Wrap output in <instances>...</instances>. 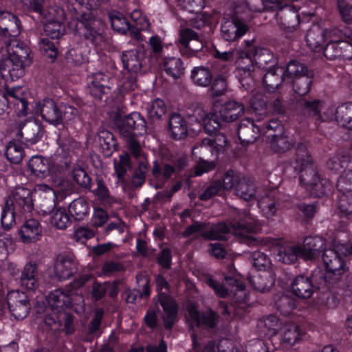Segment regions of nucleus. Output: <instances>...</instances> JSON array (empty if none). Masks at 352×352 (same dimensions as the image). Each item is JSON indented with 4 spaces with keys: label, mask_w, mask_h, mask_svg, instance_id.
<instances>
[{
    "label": "nucleus",
    "mask_w": 352,
    "mask_h": 352,
    "mask_svg": "<svg viewBox=\"0 0 352 352\" xmlns=\"http://www.w3.org/2000/svg\"><path fill=\"white\" fill-rule=\"evenodd\" d=\"M283 82H285V68L280 66L270 69L263 78V86L270 92L276 91Z\"/></svg>",
    "instance_id": "24"
},
{
    "label": "nucleus",
    "mask_w": 352,
    "mask_h": 352,
    "mask_svg": "<svg viewBox=\"0 0 352 352\" xmlns=\"http://www.w3.org/2000/svg\"><path fill=\"white\" fill-rule=\"evenodd\" d=\"M294 168L298 170L300 183L315 197H320L331 190L329 180L320 178L306 146L299 144L296 148Z\"/></svg>",
    "instance_id": "3"
},
{
    "label": "nucleus",
    "mask_w": 352,
    "mask_h": 352,
    "mask_svg": "<svg viewBox=\"0 0 352 352\" xmlns=\"http://www.w3.org/2000/svg\"><path fill=\"white\" fill-rule=\"evenodd\" d=\"M278 318L270 315L260 320L258 327L262 329L264 334H273L278 327Z\"/></svg>",
    "instance_id": "56"
},
{
    "label": "nucleus",
    "mask_w": 352,
    "mask_h": 352,
    "mask_svg": "<svg viewBox=\"0 0 352 352\" xmlns=\"http://www.w3.org/2000/svg\"><path fill=\"white\" fill-rule=\"evenodd\" d=\"M21 29V21L16 15L8 11L0 12V34L4 36L3 43L6 41L9 43L12 38L8 40L7 37L16 36Z\"/></svg>",
    "instance_id": "12"
},
{
    "label": "nucleus",
    "mask_w": 352,
    "mask_h": 352,
    "mask_svg": "<svg viewBox=\"0 0 352 352\" xmlns=\"http://www.w3.org/2000/svg\"><path fill=\"white\" fill-rule=\"evenodd\" d=\"M169 129L172 137L175 140L184 138L187 132V126L184 118L178 113H173L169 119Z\"/></svg>",
    "instance_id": "38"
},
{
    "label": "nucleus",
    "mask_w": 352,
    "mask_h": 352,
    "mask_svg": "<svg viewBox=\"0 0 352 352\" xmlns=\"http://www.w3.org/2000/svg\"><path fill=\"white\" fill-rule=\"evenodd\" d=\"M77 270V261L72 254H59L54 264V272L58 278L65 280L70 278Z\"/></svg>",
    "instance_id": "15"
},
{
    "label": "nucleus",
    "mask_w": 352,
    "mask_h": 352,
    "mask_svg": "<svg viewBox=\"0 0 352 352\" xmlns=\"http://www.w3.org/2000/svg\"><path fill=\"white\" fill-rule=\"evenodd\" d=\"M36 190L43 199L40 204L38 212L43 215L50 214L53 211L57 199L55 190L45 184L38 185Z\"/></svg>",
    "instance_id": "26"
},
{
    "label": "nucleus",
    "mask_w": 352,
    "mask_h": 352,
    "mask_svg": "<svg viewBox=\"0 0 352 352\" xmlns=\"http://www.w3.org/2000/svg\"><path fill=\"white\" fill-rule=\"evenodd\" d=\"M31 191L24 187L16 188L7 200H11L12 206L21 208L23 212H30L33 208Z\"/></svg>",
    "instance_id": "20"
},
{
    "label": "nucleus",
    "mask_w": 352,
    "mask_h": 352,
    "mask_svg": "<svg viewBox=\"0 0 352 352\" xmlns=\"http://www.w3.org/2000/svg\"><path fill=\"white\" fill-rule=\"evenodd\" d=\"M196 36L197 33L190 28H184L180 30L177 44L182 54L187 56H192V53H188V47Z\"/></svg>",
    "instance_id": "44"
},
{
    "label": "nucleus",
    "mask_w": 352,
    "mask_h": 352,
    "mask_svg": "<svg viewBox=\"0 0 352 352\" xmlns=\"http://www.w3.org/2000/svg\"><path fill=\"white\" fill-rule=\"evenodd\" d=\"M349 157L344 155H338L331 157L327 163V167L332 170L339 171L346 166Z\"/></svg>",
    "instance_id": "60"
},
{
    "label": "nucleus",
    "mask_w": 352,
    "mask_h": 352,
    "mask_svg": "<svg viewBox=\"0 0 352 352\" xmlns=\"http://www.w3.org/2000/svg\"><path fill=\"white\" fill-rule=\"evenodd\" d=\"M349 248L345 244L336 245V249H326L322 256L323 263L326 268L324 274L320 270L313 272L312 278L318 287L333 286L340 281L347 271L342 255L349 254Z\"/></svg>",
    "instance_id": "4"
},
{
    "label": "nucleus",
    "mask_w": 352,
    "mask_h": 352,
    "mask_svg": "<svg viewBox=\"0 0 352 352\" xmlns=\"http://www.w3.org/2000/svg\"><path fill=\"white\" fill-rule=\"evenodd\" d=\"M253 41H246L247 45L250 47L248 53L252 62L254 61L259 67H264L268 63H270L274 58L273 54L270 50L257 45H252Z\"/></svg>",
    "instance_id": "34"
},
{
    "label": "nucleus",
    "mask_w": 352,
    "mask_h": 352,
    "mask_svg": "<svg viewBox=\"0 0 352 352\" xmlns=\"http://www.w3.org/2000/svg\"><path fill=\"white\" fill-rule=\"evenodd\" d=\"M239 65L236 69V76L242 87L246 90H249L254 82L252 78V70L254 66L251 57L248 55L241 57L239 60Z\"/></svg>",
    "instance_id": "27"
},
{
    "label": "nucleus",
    "mask_w": 352,
    "mask_h": 352,
    "mask_svg": "<svg viewBox=\"0 0 352 352\" xmlns=\"http://www.w3.org/2000/svg\"><path fill=\"white\" fill-rule=\"evenodd\" d=\"M303 336V331L294 323L285 324L279 333L280 343L285 347L296 344L302 338Z\"/></svg>",
    "instance_id": "21"
},
{
    "label": "nucleus",
    "mask_w": 352,
    "mask_h": 352,
    "mask_svg": "<svg viewBox=\"0 0 352 352\" xmlns=\"http://www.w3.org/2000/svg\"><path fill=\"white\" fill-rule=\"evenodd\" d=\"M4 44L6 47L0 44V73L6 80H14L24 75L25 68L31 63L30 49L16 39Z\"/></svg>",
    "instance_id": "2"
},
{
    "label": "nucleus",
    "mask_w": 352,
    "mask_h": 352,
    "mask_svg": "<svg viewBox=\"0 0 352 352\" xmlns=\"http://www.w3.org/2000/svg\"><path fill=\"white\" fill-rule=\"evenodd\" d=\"M261 129L251 119L243 120L238 128V136L242 144L253 143L258 137Z\"/></svg>",
    "instance_id": "25"
},
{
    "label": "nucleus",
    "mask_w": 352,
    "mask_h": 352,
    "mask_svg": "<svg viewBox=\"0 0 352 352\" xmlns=\"http://www.w3.org/2000/svg\"><path fill=\"white\" fill-rule=\"evenodd\" d=\"M47 300L52 309L56 313H60L66 308L77 307L76 310L81 311L84 309L85 302L82 296L65 292L63 289H56L51 292Z\"/></svg>",
    "instance_id": "7"
},
{
    "label": "nucleus",
    "mask_w": 352,
    "mask_h": 352,
    "mask_svg": "<svg viewBox=\"0 0 352 352\" xmlns=\"http://www.w3.org/2000/svg\"><path fill=\"white\" fill-rule=\"evenodd\" d=\"M253 265L258 270H266L271 266L270 258L265 254L255 251L251 254Z\"/></svg>",
    "instance_id": "57"
},
{
    "label": "nucleus",
    "mask_w": 352,
    "mask_h": 352,
    "mask_svg": "<svg viewBox=\"0 0 352 352\" xmlns=\"http://www.w3.org/2000/svg\"><path fill=\"white\" fill-rule=\"evenodd\" d=\"M158 299L164 311V322L165 327L170 329L173 325L177 313V306L174 300L166 293H160Z\"/></svg>",
    "instance_id": "28"
},
{
    "label": "nucleus",
    "mask_w": 352,
    "mask_h": 352,
    "mask_svg": "<svg viewBox=\"0 0 352 352\" xmlns=\"http://www.w3.org/2000/svg\"><path fill=\"white\" fill-rule=\"evenodd\" d=\"M18 233L23 243H32L40 240L42 228L37 220L30 219L21 226Z\"/></svg>",
    "instance_id": "18"
},
{
    "label": "nucleus",
    "mask_w": 352,
    "mask_h": 352,
    "mask_svg": "<svg viewBox=\"0 0 352 352\" xmlns=\"http://www.w3.org/2000/svg\"><path fill=\"white\" fill-rule=\"evenodd\" d=\"M99 145L105 155H110L116 150L117 142L114 135L109 131L102 130L98 132Z\"/></svg>",
    "instance_id": "39"
},
{
    "label": "nucleus",
    "mask_w": 352,
    "mask_h": 352,
    "mask_svg": "<svg viewBox=\"0 0 352 352\" xmlns=\"http://www.w3.org/2000/svg\"><path fill=\"white\" fill-rule=\"evenodd\" d=\"M201 124L204 125V129L208 133H215L221 125L217 116L212 113L208 116Z\"/></svg>",
    "instance_id": "64"
},
{
    "label": "nucleus",
    "mask_w": 352,
    "mask_h": 352,
    "mask_svg": "<svg viewBox=\"0 0 352 352\" xmlns=\"http://www.w3.org/2000/svg\"><path fill=\"white\" fill-rule=\"evenodd\" d=\"M191 78L195 84L200 87H207L212 81L210 71L204 67H195L191 72Z\"/></svg>",
    "instance_id": "46"
},
{
    "label": "nucleus",
    "mask_w": 352,
    "mask_h": 352,
    "mask_svg": "<svg viewBox=\"0 0 352 352\" xmlns=\"http://www.w3.org/2000/svg\"><path fill=\"white\" fill-rule=\"evenodd\" d=\"M68 210L75 219L81 220L88 214L90 208L84 199L78 198L70 203Z\"/></svg>",
    "instance_id": "41"
},
{
    "label": "nucleus",
    "mask_w": 352,
    "mask_h": 352,
    "mask_svg": "<svg viewBox=\"0 0 352 352\" xmlns=\"http://www.w3.org/2000/svg\"><path fill=\"white\" fill-rule=\"evenodd\" d=\"M278 19L285 28H292L299 23L298 10L292 5L283 7L277 13Z\"/></svg>",
    "instance_id": "35"
},
{
    "label": "nucleus",
    "mask_w": 352,
    "mask_h": 352,
    "mask_svg": "<svg viewBox=\"0 0 352 352\" xmlns=\"http://www.w3.org/2000/svg\"><path fill=\"white\" fill-rule=\"evenodd\" d=\"M258 206L263 214L267 219L272 218L277 212L275 201L268 196L258 200Z\"/></svg>",
    "instance_id": "52"
},
{
    "label": "nucleus",
    "mask_w": 352,
    "mask_h": 352,
    "mask_svg": "<svg viewBox=\"0 0 352 352\" xmlns=\"http://www.w3.org/2000/svg\"><path fill=\"white\" fill-rule=\"evenodd\" d=\"M247 31V25L239 19L224 20L221 25L222 37L229 42L236 41L243 36Z\"/></svg>",
    "instance_id": "14"
},
{
    "label": "nucleus",
    "mask_w": 352,
    "mask_h": 352,
    "mask_svg": "<svg viewBox=\"0 0 352 352\" xmlns=\"http://www.w3.org/2000/svg\"><path fill=\"white\" fill-rule=\"evenodd\" d=\"M312 74L307 72L289 84L293 85L294 90L296 93L302 96L309 91L310 85L312 82Z\"/></svg>",
    "instance_id": "48"
},
{
    "label": "nucleus",
    "mask_w": 352,
    "mask_h": 352,
    "mask_svg": "<svg viewBox=\"0 0 352 352\" xmlns=\"http://www.w3.org/2000/svg\"><path fill=\"white\" fill-rule=\"evenodd\" d=\"M236 217L230 223L224 222L214 226L209 232L203 235L211 240H226V234L232 232L234 234L245 235L246 233L255 232L258 230V224L255 217L248 211L234 210Z\"/></svg>",
    "instance_id": "5"
},
{
    "label": "nucleus",
    "mask_w": 352,
    "mask_h": 352,
    "mask_svg": "<svg viewBox=\"0 0 352 352\" xmlns=\"http://www.w3.org/2000/svg\"><path fill=\"white\" fill-rule=\"evenodd\" d=\"M337 188L341 195L338 199L340 211L348 215L352 213V170L344 172L338 180Z\"/></svg>",
    "instance_id": "8"
},
{
    "label": "nucleus",
    "mask_w": 352,
    "mask_h": 352,
    "mask_svg": "<svg viewBox=\"0 0 352 352\" xmlns=\"http://www.w3.org/2000/svg\"><path fill=\"white\" fill-rule=\"evenodd\" d=\"M324 241L318 236H307L300 245L301 258L304 261L316 259L322 250L324 251Z\"/></svg>",
    "instance_id": "13"
},
{
    "label": "nucleus",
    "mask_w": 352,
    "mask_h": 352,
    "mask_svg": "<svg viewBox=\"0 0 352 352\" xmlns=\"http://www.w3.org/2000/svg\"><path fill=\"white\" fill-rule=\"evenodd\" d=\"M226 144L227 140L226 137L223 134L219 133L214 138H204L199 145L193 148V154H197L196 151L200 148L202 153L209 151L212 155H217L223 149Z\"/></svg>",
    "instance_id": "23"
},
{
    "label": "nucleus",
    "mask_w": 352,
    "mask_h": 352,
    "mask_svg": "<svg viewBox=\"0 0 352 352\" xmlns=\"http://www.w3.org/2000/svg\"><path fill=\"white\" fill-rule=\"evenodd\" d=\"M24 91L20 87H16L8 91V95L16 98L15 104L16 117L8 121L9 132L23 142L32 145L38 142L43 135L42 125L36 121L22 119L28 114V103L23 96Z\"/></svg>",
    "instance_id": "1"
},
{
    "label": "nucleus",
    "mask_w": 352,
    "mask_h": 352,
    "mask_svg": "<svg viewBox=\"0 0 352 352\" xmlns=\"http://www.w3.org/2000/svg\"><path fill=\"white\" fill-rule=\"evenodd\" d=\"M174 172V168L167 164L162 166L155 164L153 168V175L155 178L167 179Z\"/></svg>",
    "instance_id": "62"
},
{
    "label": "nucleus",
    "mask_w": 352,
    "mask_h": 352,
    "mask_svg": "<svg viewBox=\"0 0 352 352\" xmlns=\"http://www.w3.org/2000/svg\"><path fill=\"white\" fill-rule=\"evenodd\" d=\"M295 307L294 300L287 296H282L276 301L277 309L284 315L289 314Z\"/></svg>",
    "instance_id": "58"
},
{
    "label": "nucleus",
    "mask_w": 352,
    "mask_h": 352,
    "mask_svg": "<svg viewBox=\"0 0 352 352\" xmlns=\"http://www.w3.org/2000/svg\"><path fill=\"white\" fill-rule=\"evenodd\" d=\"M313 280L305 276H296L291 284L292 292L301 298H309L314 294Z\"/></svg>",
    "instance_id": "29"
},
{
    "label": "nucleus",
    "mask_w": 352,
    "mask_h": 352,
    "mask_svg": "<svg viewBox=\"0 0 352 352\" xmlns=\"http://www.w3.org/2000/svg\"><path fill=\"white\" fill-rule=\"evenodd\" d=\"M273 283V279L268 278V273L264 272L250 278V283L256 290L264 292L267 291Z\"/></svg>",
    "instance_id": "47"
},
{
    "label": "nucleus",
    "mask_w": 352,
    "mask_h": 352,
    "mask_svg": "<svg viewBox=\"0 0 352 352\" xmlns=\"http://www.w3.org/2000/svg\"><path fill=\"white\" fill-rule=\"evenodd\" d=\"M323 29L318 25H314L307 31L306 41L307 45L313 50L318 51L322 49L324 44Z\"/></svg>",
    "instance_id": "37"
},
{
    "label": "nucleus",
    "mask_w": 352,
    "mask_h": 352,
    "mask_svg": "<svg viewBox=\"0 0 352 352\" xmlns=\"http://www.w3.org/2000/svg\"><path fill=\"white\" fill-rule=\"evenodd\" d=\"M38 45L47 58L50 59L52 62L55 60L57 57L58 50L54 43L48 38H43L39 41Z\"/></svg>",
    "instance_id": "55"
},
{
    "label": "nucleus",
    "mask_w": 352,
    "mask_h": 352,
    "mask_svg": "<svg viewBox=\"0 0 352 352\" xmlns=\"http://www.w3.org/2000/svg\"><path fill=\"white\" fill-rule=\"evenodd\" d=\"M120 133L124 137L142 135L146 132V121L138 112H133L126 116L118 125Z\"/></svg>",
    "instance_id": "11"
},
{
    "label": "nucleus",
    "mask_w": 352,
    "mask_h": 352,
    "mask_svg": "<svg viewBox=\"0 0 352 352\" xmlns=\"http://www.w3.org/2000/svg\"><path fill=\"white\" fill-rule=\"evenodd\" d=\"M8 309L16 320L23 319L27 316L30 309V304L27 294L19 290H13L7 294Z\"/></svg>",
    "instance_id": "9"
},
{
    "label": "nucleus",
    "mask_w": 352,
    "mask_h": 352,
    "mask_svg": "<svg viewBox=\"0 0 352 352\" xmlns=\"http://www.w3.org/2000/svg\"><path fill=\"white\" fill-rule=\"evenodd\" d=\"M54 8H50L47 12L42 11L43 14L46 18V22L44 24V32L47 36H50L53 39H57L63 36L65 33V28L62 23L58 19H54L56 14Z\"/></svg>",
    "instance_id": "22"
},
{
    "label": "nucleus",
    "mask_w": 352,
    "mask_h": 352,
    "mask_svg": "<svg viewBox=\"0 0 352 352\" xmlns=\"http://www.w3.org/2000/svg\"><path fill=\"white\" fill-rule=\"evenodd\" d=\"M301 258L300 245L291 242H283L278 245L276 259L285 264L294 263Z\"/></svg>",
    "instance_id": "19"
},
{
    "label": "nucleus",
    "mask_w": 352,
    "mask_h": 352,
    "mask_svg": "<svg viewBox=\"0 0 352 352\" xmlns=\"http://www.w3.org/2000/svg\"><path fill=\"white\" fill-rule=\"evenodd\" d=\"M244 112L245 107L242 103L232 100L223 104L219 113L224 122H232L241 117Z\"/></svg>",
    "instance_id": "32"
},
{
    "label": "nucleus",
    "mask_w": 352,
    "mask_h": 352,
    "mask_svg": "<svg viewBox=\"0 0 352 352\" xmlns=\"http://www.w3.org/2000/svg\"><path fill=\"white\" fill-rule=\"evenodd\" d=\"M16 210V208L12 206L11 200H6L1 216V225L5 229H10L14 223V214Z\"/></svg>",
    "instance_id": "50"
},
{
    "label": "nucleus",
    "mask_w": 352,
    "mask_h": 352,
    "mask_svg": "<svg viewBox=\"0 0 352 352\" xmlns=\"http://www.w3.org/2000/svg\"><path fill=\"white\" fill-rule=\"evenodd\" d=\"M235 194L248 201L256 200L258 197L256 185L245 177H243L241 182L236 185Z\"/></svg>",
    "instance_id": "33"
},
{
    "label": "nucleus",
    "mask_w": 352,
    "mask_h": 352,
    "mask_svg": "<svg viewBox=\"0 0 352 352\" xmlns=\"http://www.w3.org/2000/svg\"><path fill=\"white\" fill-rule=\"evenodd\" d=\"M110 20L113 29L120 34L134 33L135 31L125 16L120 12L110 14Z\"/></svg>",
    "instance_id": "42"
},
{
    "label": "nucleus",
    "mask_w": 352,
    "mask_h": 352,
    "mask_svg": "<svg viewBox=\"0 0 352 352\" xmlns=\"http://www.w3.org/2000/svg\"><path fill=\"white\" fill-rule=\"evenodd\" d=\"M268 142L272 150L276 152H285L290 149L295 144V139L292 134L283 132L280 135H268Z\"/></svg>",
    "instance_id": "31"
},
{
    "label": "nucleus",
    "mask_w": 352,
    "mask_h": 352,
    "mask_svg": "<svg viewBox=\"0 0 352 352\" xmlns=\"http://www.w3.org/2000/svg\"><path fill=\"white\" fill-rule=\"evenodd\" d=\"M33 112L40 115L43 120L54 125H58L63 121L62 111L55 102L50 98L35 102Z\"/></svg>",
    "instance_id": "10"
},
{
    "label": "nucleus",
    "mask_w": 352,
    "mask_h": 352,
    "mask_svg": "<svg viewBox=\"0 0 352 352\" xmlns=\"http://www.w3.org/2000/svg\"><path fill=\"white\" fill-rule=\"evenodd\" d=\"M338 7L342 20L346 23H352V5L344 0H338Z\"/></svg>",
    "instance_id": "61"
},
{
    "label": "nucleus",
    "mask_w": 352,
    "mask_h": 352,
    "mask_svg": "<svg viewBox=\"0 0 352 352\" xmlns=\"http://www.w3.org/2000/svg\"><path fill=\"white\" fill-rule=\"evenodd\" d=\"M188 320L192 327H203L204 328H212L215 326L217 320V314L210 310L202 313L198 312L194 305H190L188 309Z\"/></svg>",
    "instance_id": "16"
},
{
    "label": "nucleus",
    "mask_w": 352,
    "mask_h": 352,
    "mask_svg": "<svg viewBox=\"0 0 352 352\" xmlns=\"http://www.w3.org/2000/svg\"><path fill=\"white\" fill-rule=\"evenodd\" d=\"M124 67L131 73H138L146 65L144 53L137 49L124 51L122 55Z\"/></svg>",
    "instance_id": "17"
},
{
    "label": "nucleus",
    "mask_w": 352,
    "mask_h": 352,
    "mask_svg": "<svg viewBox=\"0 0 352 352\" xmlns=\"http://www.w3.org/2000/svg\"><path fill=\"white\" fill-rule=\"evenodd\" d=\"M243 176L234 170H228L223 177L222 189L230 190L232 188L235 190L236 185L241 182Z\"/></svg>",
    "instance_id": "54"
},
{
    "label": "nucleus",
    "mask_w": 352,
    "mask_h": 352,
    "mask_svg": "<svg viewBox=\"0 0 352 352\" xmlns=\"http://www.w3.org/2000/svg\"><path fill=\"white\" fill-rule=\"evenodd\" d=\"M31 172L37 177L44 179L50 175V162L47 159L41 156H34L28 162Z\"/></svg>",
    "instance_id": "36"
},
{
    "label": "nucleus",
    "mask_w": 352,
    "mask_h": 352,
    "mask_svg": "<svg viewBox=\"0 0 352 352\" xmlns=\"http://www.w3.org/2000/svg\"><path fill=\"white\" fill-rule=\"evenodd\" d=\"M164 69L167 74L173 78H179L183 74V63L179 58H169L164 61Z\"/></svg>",
    "instance_id": "45"
},
{
    "label": "nucleus",
    "mask_w": 352,
    "mask_h": 352,
    "mask_svg": "<svg viewBox=\"0 0 352 352\" xmlns=\"http://www.w3.org/2000/svg\"><path fill=\"white\" fill-rule=\"evenodd\" d=\"M222 190V184L221 181H216L208 186L204 192L199 195L201 200H208L213 196L218 195Z\"/></svg>",
    "instance_id": "63"
},
{
    "label": "nucleus",
    "mask_w": 352,
    "mask_h": 352,
    "mask_svg": "<svg viewBox=\"0 0 352 352\" xmlns=\"http://www.w3.org/2000/svg\"><path fill=\"white\" fill-rule=\"evenodd\" d=\"M166 111V107L164 102L161 99L153 100L148 109V116L149 118L155 121L161 118Z\"/></svg>",
    "instance_id": "53"
},
{
    "label": "nucleus",
    "mask_w": 352,
    "mask_h": 352,
    "mask_svg": "<svg viewBox=\"0 0 352 352\" xmlns=\"http://www.w3.org/2000/svg\"><path fill=\"white\" fill-rule=\"evenodd\" d=\"M50 222L54 227L60 230H64L70 225L71 220L66 210L63 208H58L52 212Z\"/></svg>",
    "instance_id": "43"
},
{
    "label": "nucleus",
    "mask_w": 352,
    "mask_h": 352,
    "mask_svg": "<svg viewBox=\"0 0 352 352\" xmlns=\"http://www.w3.org/2000/svg\"><path fill=\"white\" fill-rule=\"evenodd\" d=\"M6 156L10 162L19 164L24 156L23 148L19 144L10 142L6 147Z\"/></svg>",
    "instance_id": "51"
},
{
    "label": "nucleus",
    "mask_w": 352,
    "mask_h": 352,
    "mask_svg": "<svg viewBox=\"0 0 352 352\" xmlns=\"http://www.w3.org/2000/svg\"><path fill=\"white\" fill-rule=\"evenodd\" d=\"M207 285L212 287L217 295L221 298L231 297L234 302L238 304L239 309L246 307L248 295L245 289L243 283L232 277H226L222 285L218 283L212 278L206 279Z\"/></svg>",
    "instance_id": "6"
},
{
    "label": "nucleus",
    "mask_w": 352,
    "mask_h": 352,
    "mask_svg": "<svg viewBox=\"0 0 352 352\" xmlns=\"http://www.w3.org/2000/svg\"><path fill=\"white\" fill-rule=\"evenodd\" d=\"M73 179L80 186L86 188H91V179L82 168H75L72 170Z\"/></svg>",
    "instance_id": "59"
},
{
    "label": "nucleus",
    "mask_w": 352,
    "mask_h": 352,
    "mask_svg": "<svg viewBox=\"0 0 352 352\" xmlns=\"http://www.w3.org/2000/svg\"><path fill=\"white\" fill-rule=\"evenodd\" d=\"M113 166L117 177L119 179H122L131 167L129 154L124 153L120 155L118 158H115L113 160Z\"/></svg>",
    "instance_id": "49"
},
{
    "label": "nucleus",
    "mask_w": 352,
    "mask_h": 352,
    "mask_svg": "<svg viewBox=\"0 0 352 352\" xmlns=\"http://www.w3.org/2000/svg\"><path fill=\"white\" fill-rule=\"evenodd\" d=\"M307 72L308 70L303 64L296 60H292L285 69V83H290Z\"/></svg>",
    "instance_id": "40"
},
{
    "label": "nucleus",
    "mask_w": 352,
    "mask_h": 352,
    "mask_svg": "<svg viewBox=\"0 0 352 352\" xmlns=\"http://www.w3.org/2000/svg\"><path fill=\"white\" fill-rule=\"evenodd\" d=\"M21 285L27 290L33 291L39 286L37 267L32 263H27L21 273Z\"/></svg>",
    "instance_id": "30"
}]
</instances>
